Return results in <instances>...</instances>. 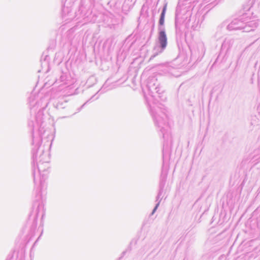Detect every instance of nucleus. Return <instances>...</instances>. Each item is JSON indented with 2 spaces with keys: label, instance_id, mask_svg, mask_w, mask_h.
Instances as JSON below:
<instances>
[{
  "label": "nucleus",
  "instance_id": "nucleus-1",
  "mask_svg": "<svg viewBox=\"0 0 260 260\" xmlns=\"http://www.w3.org/2000/svg\"><path fill=\"white\" fill-rule=\"evenodd\" d=\"M49 99L48 95L31 93L28 100L30 112L28 126L32 134V175L35 185V199L32 211L29 215V221H32L31 234L37 228L38 218L40 216L42 219L45 215L41 192L46 187L45 182L49 173L50 158L49 144L45 148V145H41V142L43 138H47L50 134V131L45 128V120L47 115L44 113L49 104Z\"/></svg>",
  "mask_w": 260,
  "mask_h": 260
},
{
  "label": "nucleus",
  "instance_id": "nucleus-2",
  "mask_svg": "<svg viewBox=\"0 0 260 260\" xmlns=\"http://www.w3.org/2000/svg\"><path fill=\"white\" fill-rule=\"evenodd\" d=\"M147 88L149 92V98L146 97V100L149 106L150 113L153 118L155 126L160 132L164 139L162 153L168 151L169 144H172V138L170 128L168 123V116L165 105L159 102H164L167 96L164 88L160 86L155 76H150L147 80Z\"/></svg>",
  "mask_w": 260,
  "mask_h": 260
},
{
  "label": "nucleus",
  "instance_id": "nucleus-3",
  "mask_svg": "<svg viewBox=\"0 0 260 260\" xmlns=\"http://www.w3.org/2000/svg\"><path fill=\"white\" fill-rule=\"evenodd\" d=\"M167 4H165L159 17L158 21L157 41L156 42L155 45L153 47L152 54L149 58V60H152L157 55L163 52L167 46L168 40L166 33L165 27L164 26L165 17L167 10Z\"/></svg>",
  "mask_w": 260,
  "mask_h": 260
},
{
  "label": "nucleus",
  "instance_id": "nucleus-4",
  "mask_svg": "<svg viewBox=\"0 0 260 260\" xmlns=\"http://www.w3.org/2000/svg\"><path fill=\"white\" fill-rule=\"evenodd\" d=\"M190 16V13H181L176 11L175 25L177 40L181 39L184 31L189 27Z\"/></svg>",
  "mask_w": 260,
  "mask_h": 260
},
{
  "label": "nucleus",
  "instance_id": "nucleus-5",
  "mask_svg": "<svg viewBox=\"0 0 260 260\" xmlns=\"http://www.w3.org/2000/svg\"><path fill=\"white\" fill-rule=\"evenodd\" d=\"M246 18V14H244L239 18L234 19L229 24H228V22L226 21L223 22L217 27V30L215 34V38L217 40L221 38L222 34L221 29L225 26L226 27V29L229 30H243V31H244Z\"/></svg>",
  "mask_w": 260,
  "mask_h": 260
},
{
  "label": "nucleus",
  "instance_id": "nucleus-6",
  "mask_svg": "<svg viewBox=\"0 0 260 260\" xmlns=\"http://www.w3.org/2000/svg\"><path fill=\"white\" fill-rule=\"evenodd\" d=\"M190 58L192 60L200 61L205 55L206 49L203 42H199L196 46L190 49Z\"/></svg>",
  "mask_w": 260,
  "mask_h": 260
},
{
  "label": "nucleus",
  "instance_id": "nucleus-7",
  "mask_svg": "<svg viewBox=\"0 0 260 260\" xmlns=\"http://www.w3.org/2000/svg\"><path fill=\"white\" fill-rule=\"evenodd\" d=\"M75 17V13L73 11L72 7L68 6L66 2L62 9V19L68 22L73 20Z\"/></svg>",
  "mask_w": 260,
  "mask_h": 260
},
{
  "label": "nucleus",
  "instance_id": "nucleus-8",
  "mask_svg": "<svg viewBox=\"0 0 260 260\" xmlns=\"http://www.w3.org/2000/svg\"><path fill=\"white\" fill-rule=\"evenodd\" d=\"M160 68L161 70L160 71L161 72V74L168 77L178 76V75L176 74L177 71L174 67L168 65H164L161 66Z\"/></svg>",
  "mask_w": 260,
  "mask_h": 260
},
{
  "label": "nucleus",
  "instance_id": "nucleus-9",
  "mask_svg": "<svg viewBox=\"0 0 260 260\" xmlns=\"http://www.w3.org/2000/svg\"><path fill=\"white\" fill-rule=\"evenodd\" d=\"M70 77L67 73H62L59 79L56 80L54 84L59 86L63 85L69 86L71 84Z\"/></svg>",
  "mask_w": 260,
  "mask_h": 260
},
{
  "label": "nucleus",
  "instance_id": "nucleus-10",
  "mask_svg": "<svg viewBox=\"0 0 260 260\" xmlns=\"http://www.w3.org/2000/svg\"><path fill=\"white\" fill-rule=\"evenodd\" d=\"M164 188H165V186L159 185L158 192V194L156 198V202H157V203L155 205L154 208H153V209L151 213V215H153L156 212V210L157 209L158 207L159 206V204L161 201V199H162V198L164 197L163 193H164Z\"/></svg>",
  "mask_w": 260,
  "mask_h": 260
},
{
  "label": "nucleus",
  "instance_id": "nucleus-11",
  "mask_svg": "<svg viewBox=\"0 0 260 260\" xmlns=\"http://www.w3.org/2000/svg\"><path fill=\"white\" fill-rule=\"evenodd\" d=\"M248 17L246 16V24H245V27H244V31L245 32H249L251 31H252L257 27L258 25V23L256 21V20H251V21H248Z\"/></svg>",
  "mask_w": 260,
  "mask_h": 260
},
{
  "label": "nucleus",
  "instance_id": "nucleus-12",
  "mask_svg": "<svg viewBox=\"0 0 260 260\" xmlns=\"http://www.w3.org/2000/svg\"><path fill=\"white\" fill-rule=\"evenodd\" d=\"M136 1L137 0H125L121 7L122 11L126 13L133 8Z\"/></svg>",
  "mask_w": 260,
  "mask_h": 260
},
{
  "label": "nucleus",
  "instance_id": "nucleus-13",
  "mask_svg": "<svg viewBox=\"0 0 260 260\" xmlns=\"http://www.w3.org/2000/svg\"><path fill=\"white\" fill-rule=\"evenodd\" d=\"M234 40L231 38H226L221 45V49L226 53L232 47Z\"/></svg>",
  "mask_w": 260,
  "mask_h": 260
},
{
  "label": "nucleus",
  "instance_id": "nucleus-14",
  "mask_svg": "<svg viewBox=\"0 0 260 260\" xmlns=\"http://www.w3.org/2000/svg\"><path fill=\"white\" fill-rule=\"evenodd\" d=\"M67 101L63 98H60L55 100L53 104L54 107L57 109H64L67 106Z\"/></svg>",
  "mask_w": 260,
  "mask_h": 260
},
{
  "label": "nucleus",
  "instance_id": "nucleus-15",
  "mask_svg": "<svg viewBox=\"0 0 260 260\" xmlns=\"http://www.w3.org/2000/svg\"><path fill=\"white\" fill-rule=\"evenodd\" d=\"M168 175V170L164 166L162 167L161 172L160 176L159 185L165 186L166 185V180Z\"/></svg>",
  "mask_w": 260,
  "mask_h": 260
},
{
  "label": "nucleus",
  "instance_id": "nucleus-16",
  "mask_svg": "<svg viewBox=\"0 0 260 260\" xmlns=\"http://www.w3.org/2000/svg\"><path fill=\"white\" fill-rule=\"evenodd\" d=\"M109 4L111 6H113L117 9H119L120 7L121 4V0H111Z\"/></svg>",
  "mask_w": 260,
  "mask_h": 260
},
{
  "label": "nucleus",
  "instance_id": "nucleus-17",
  "mask_svg": "<svg viewBox=\"0 0 260 260\" xmlns=\"http://www.w3.org/2000/svg\"><path fill=\"white\" fill-rule=\"evenodd\" d=\"M48 60H49V56L47 55H44L43 54L41 58V61L42 62V64L44 63L45 66H48Z\"/></svg>",
  "mask_w": 260,
  "mask_h": 260
},
{
  "label": "nucleus",
  "instance_id": "nucleus-18",
  "mask_svg": "<svg viewBox=\"0 0 260 260\" xmlns=\"http://www.w3.org/2000/svg\"><path fill=\"white\" fill-rule=\"evenodd\" d=\"M95 95H93L90 99L87 100L84 104H83L80 108L78 109V112L80 111L84 106L86 104H87L88 103H89L92 99L94 98Z\"/></svg>",
  "mask_w": 260,
  "mask_h": 260
},
{
  "label": "nucleus",
  "instance_id": "nucleus-19",
  "mask_svg": "<svg viewBox=\"0 0 260 260\" xmlns=\"http://www.w3.org/2000/svg\"><path fill=\"white\" fill-rule=\"evenodd\" d=\"M99 99V97H98V96H97V97H96L94 100H97V99Z\"/></svg>",
  "mask_w": 260,
  "mask_h": 260
},
{
  "label": "nucleus",
  "instance_id": "nucleus-20",
  "mask_svg": "<svg viewBox=\"0 0 260 260\" xmlns=\"http://www.w3.org/2000/svg\"><path fill=\"white\" fill-rule=\"evenodd\" d=\"M82 8H80V10H81L82 11H83Z\"/></svg>",
  "mask_w": 260,
  "mask_h": 260
}]
</instances>
